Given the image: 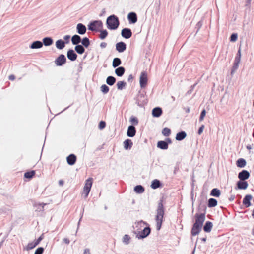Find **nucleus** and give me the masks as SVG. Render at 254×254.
<instances>
[{
	"mask_svg": "<svg viewBox=\"0 0 254 254\" xmlns=\"http://www.w3.org/2000/svg\"><path fill=\"white\" fill-rule=\"evenodd\" d=\"M132 35L131 29L129 28H124L121 31L122 36L125 39L130 38Z\"/></svg>",
	"mask_w": 254,
	"mask_h": 254,
	"instance_id": "nucleus-10",
	"label": "nucleus"
},
{
	"mask_svg": "<svg viewBox=\"0 0 254 254\" xmlns=\"http://www.w3.org/2000/svg\"><path fill=\"white\" fill-rule=\"evenodd\" d=\"M70 38V36L69 35H65L64 37V40L65 44H68L69 43Z\"/></svg>",
	"mask_w": 254,
	"mask_h": 254,
	"instance_id": "nucleus-53",
	"label": "nucleus"
},
{
	"mask_svg": "<svg viewBox=\"0 0 254 254\" xmlns=\"http://www.w3.org/2000/svg\"><path fill=\"white\" fill-rule=\"evenodd\" d=\"M133 233L136 234V237L138 239H142L146 238L151 233V228L149 226L145 227L142 230L138 232L134 231Z\"/></svg>",
	"mask_w": 254,
	"mask_h": 254,
	"instance_id": "nucleus-6",
	"label": "nucleus"
},
{
	"mask_svg": "<svg viewBox=\"0 0 254 254\" xmlns=\"http://www.w3.org/2000/svg\"><path fill=\"white\" fill-rule=\"evenodd\" d=\"M162 133L164 136L168 137L171 134V130L167 127H165L163 129Z\"/></svg>",
	"mask_w": 254,
	"mask_h": 254,
	"instance_id": "nucleus-43",
	"label": "nucleus"
},
{
	"mask_svg": "<svg viewBox=\"0 0 254 254\" xmlns=\"http://www.w3.org/2000/svg\"><path fill=\"white\" fill-rule=\"evenodd\" d=\"M148 82L147 74L145 71L141 73L139 78V84L140 87L143 89L146 87Z\"/></svg>",
	"mask_w": 254,
	"mask_h": 254,
	"instance_id": "nucleus-8",
	"label": "nucleus"
},
{
	"mask_svg": "<svg viewBox=\"0 0 254 254\" xmlns=\"http://www.w3.org/2000/svg\"><path fill=\"white\" fill-rule=\"evenodd\" d=\"M133 79V76L132 74H130L127 78L128 82H131Z\"/></svg>",
	"mask_w": 254,
	"mask_h": 254,
	"instance_id": "nucleus-63",
	"label": "nucleus"
},
{
	"mask_svg": "<svg viewBox=\"0 0 254 254\" xmlns=\"http://www.w3.org/2000/svg\"><path fill=\"white\" fill-rule=\"evenodd\" d=\"M81 37L79 35L75 34L71 37V42L73 45L76 46L79 45V44L81 42Z\"/></svg>",
	"mask_w": 254,
	"mask_h": 254,
	"instance_id": "nucleus-22",
	"label": "nucleus"
},
{
	"mask_svg": "<svg viewBox=\"0 0 254 254\" xmlns=\"http://www.w3.org/2000/svg\"><path fill=\"white\" fill-rule=\"evenodd\" d=\"M187 136V133L184 131H181L178 132L176 135V140L177 141H182Z\"/></svg>",
	"mask_w": 254,
	"mask_h": 254,
	"instance_id": "nucleus-24",
	"label": "nucleus"
},
{
	"mask_svg": "<svg viewBox=\"0 0 254 254\" xmlns=\"http://www.w3.org/2000/svg\"><path fill=\"white\" fill-rule=\"evenodd\" d=\"M164 141L166 142V143L167 144V146H168L169 144L172 143V140L170 138H166Z\"/></svg>",
	"mask_w": 254,
	"mask_h": 254,
	"instance_id": "nucleus-58",
	"label": "nucleus"
},
{
	"mask_svg": "<svg viewBox=\"0 0 254 254\" xmlns=\"http://www.w3.org/2000/svg\"><path fill=\"white\" fill-rule=\"evenodd\" d=\"M44 249L42 247H38L35 251L34 254H42L44 252Z\"/></svg>",
	"mask_w": 254,
	"mask_h": 254,
	"instance_id": "nucleus-52",
	"label": "nucleus"
},
{
	"mask_svg": "<svg viewBox=\"0 0 254 254\" xmlns=\"http://www.w3.org/2000/svg\"><path fill=\"white\" fill-rule=\"evenodd\" d=\"M43 47V43L40 41H35L31 43L29 47L31 49H39Z\"/></svg>",
	"mask_w": 254,
	"mask_h": 254,
	"instance_id": "nucleus-25",
	"label": "nucleus"
},
{
	"mask_svg": "<svg viewBox=\"0 0 254 254\" xmlns=\"http://www.w3.org/2000/svg\"><path fill=\"white\" fill-rule=\"evenodd\" d=\"M106 127V123L105 121H101L99 122V125H98V128L100 130H102L104 128H105Z\"/></svg>",
	"mask_w": 254,
	"mask_h": 254,
	"instance_id": "nucleus-51",
	"label": "nucleus"
},
{
	"mask_svg": "<svg viewBox=\"0 0 254 254\" xmlns=\"http://www.w3.org/2000/svg\"><path fill=\"white\" fill-rule=\"evenodd\" d=\"M197 84V83H195L193 85H191L190 86V89L188 91L187 94H190L191 93L192 91L193 90L194 87L196 86V85Z\"/></svg>",
	"mask_w": 254,
	"mask_h": 254,
	"instance_id": "nucleus-56",
	"label": "nucleus"
},
{
	"mask_svg": "<svg viewBox=\"0 0 254 254\" xmlns=\"http://www.w3.org/2000/svg\"><path fill=\"white\" fill-rule=\"evenodd\" d=\"M240 63L234 62L232 68L231 70V73L232 74L238 69Z\"/></svg>",
	"mask_w": 254,
	"mask_h": 254,
	"instance_id": "nucleus-48",
	"label": "nucleus"
},
{
	"mask_svg": "<svg viewBox=\"0 0 254 254\" xmlns=\"http://www.w3.org/2000/svg\"><path fill=\"white\" fill-rule=\"evenodd\" d=\"M127 48L126 44L122 41L118 42L116 44V50L119 53L124 52Z\"/></svg>",
	"mask_w": 254,
	"mask_h": 254,
	"instance_id": "nucleus-14",
	"label": "nucleus"
},
{
	"mask_svg": "<svg viewBox=\"0 0 254 254\" xmlns=\"http://www.w3.org/2000/svg\"><path fill=\"white\" fill-rule=\"evenodd\" d=\"M129 23L134 24L137 21V15L134 12H130L127 15Z\"/></svg>",
	"mask_w": 254,
	"mask_h": 254,
	"instance_id": "nucleus-12",
	"label": "nucleus"
},
{
	"mask_svg": "<svg viewBox=\"0 0 254 254\" xmlns=\"http://www.w3.org/2000/svg\"><path fill=\"white\" fill-rule=\"evenodd\" d=\"M136 103L140 107H143L147 104L148 100L146 97V92L144 91L140 90L135 98Z\"/></svg>",
	"mask_w": 254,
	"mask_h": 254,
	"instance_id": "nucleus-4",
	"label": "nucleus"
},
{
	"mask_svg": "<svg viewBox=\"0 0 254 254\" xmlns=\"http://www.w3.org/2000/svg\"><path fill=\"white\" fill-rule=\"evenodd\" d=\"M179 165H176L174 167V174H176L177 173V172L179 171Z\"/></svg>",
	"mask_w": 254,
	"mask_h": 254,
	"instance_id": "nucleus-59",
	"label": "nucleus"
},
{
	"mask_svg": "<svg viewBox=\"0 0 254 254\" xmlns=\"http://www.w3.org/2000/svg\"><path fill=\"white\" fill-rule=\"evenodd\" d=\"M127 83L124 81H118L117 83V87L118 90H122L123 88L125 87Z\"/></svg>",
	"mask_w": 254,
	"mask_h": 254,
	"instance_id": "nucleus-42",
	"label": "nucleus"
},
{
	"mask_svg": "<svg viewBox=\"0 0 254 254\" xmlns=\"http://www.w3.org/2000/svg\"><path fill=\"white\" fill-rule=\"evenodd\" d=\"M97 32H100L99 38L102 40L105 39L108 35V32L106 29H100Z\"/></svg>",
	"mask_w": 254,
	"mask_h": 254,
	"instance_id": "nucleus-31",
	"label": "nucleus"
},
{
	"mask_svg": "<svg viewBox=\"0 0 254 254\" xmlns=\"http://www.w3.org/2000/svg\"><path fill=\"white\" fill-rule=\"evenodd\" d=\"M76 160V156L74 154H70L66 157L67 162L69 165H73L75 164Z\"/></svg>",
	"mask_w": 254,
	"mask_h": 254,
	"instance_id": "nucleus-19",
	"label": "nucleus"
},
{
	"mask_svg": "<svg viewBox=\"0 0 254 254\" xmlns=\"http://www.w3.org/2000/svg\"><path fill=\"white\" fill-rule=\"evenodd\" d=\"M238 39V34L236 33H232L230 37V41L231 42H235Z\"/></svg>",
	"mask_w": 254,
	"mask_h": 254,
	"instance_id": "nucleus-49",
	"label": "nucleus"
},
{
	"mask_svg": "<svg viewBox=\"0 0 254 254\" xmlns=\"http://www.w3.org/2000/svg\"><path fill=\"white\" fill-rule=\"evenodd\" d=\"M241 61V57L236 56L235 58L234 62L240 63Z\"/></svg>",
	"mask_w": 254,
	"mask_h": 254,
	"instance_id": "nucleus-61",
	"label": "nucleus"
},
{
	"mask_svg": "<svg viewBox=\"0 0 254 254\" xmlns=\"http://www.w3.org/2000/svg\"><path fill=\"white\" fill-rule=\"evenodd\" d=\"M106 13V10H105V8H103L102 10V11H101V13L100 14L99 16L100 17L103 16L105 13Z\"/></svg>",
	"mask_w": 254,
	"mask_h": 254,
	"instance_id": "nucleus-64",
	"label": "nucleus"
},
{
	"mask_svg": "<svg viewBox=\"0 0 254 254\" xmlns=\"http://www.w3.org/2000/svg\"><path fill=\"white\" fill-rule=\"evenodd\" d=\"M206 112L205 109H203L202 110V111L201 112V113H200L199 119V120L200 122H201L204 120V118L206 115Z\"/></svg>",
	"mask_w": 254,
	"mask_h": 254,
	"instance_id": "nucleus-50",
	"label": "nucleus"
},
{
	"mask_svg": "<svg viewBox=\"0 0 254 254\" xmlns=\"http://www.w3.org/2000/svg\"><path fill=\"white\" fill-rule=\"evenodd\" d=\"M130 239V236L127 234H126L123 238V242L125 244L128 245L129 243Z\"/></svg>",
	"mask_w": 254,
	"mask_h": 254,
	"instance_id": "nucleus-44",
	"label": "nucleus"
},
{
	"mask_svg": "<svg viewBox=\"0 0 254 254\" xmlns=\"http://www.w3.org/2000/svg\"><path fill=\"white\" fill-rule=\"evenodd\" d=\"M83 254H90V250L89 249H85L84 251Z\"/></svg>",
	"mask_w": 254,
	"mask_h": 254,
	"instance_id": "nucleus-62",
	"label": "nucleus"
},
{
	"mask_svg": "<svg viewBox=\"0 0 254 254\" xmlns=\"http://www.w3.org/2000/svg\"><path fill=\"white\" fill-rule=\"evenodd\" d=\"M252 199V196L251 194L245 195L243 200V204L246 207H249L251 205V200Z\"/></svg>",
	"mask_w": 254,
	"mask_h": 254,
	"instance_id": "nucleus-20",
	"label": "nucleus"
},
{
	"mask_svg": "<svg viewBox=\"0 0 254 254\" xmlns=\"http://www.w3.org/2000/svg\"><path fill=\"white\" fill-rule=\"evenodd\" d=\"M65 42L63 40L59 39L56 42V47L59 50H62L65 47Z\"/></svg>",
	"mask_w": 254,
	"mask_h": 254,
	"instance_id": "nucleus-30",
	"label": "nucleus"
},
{
	"mask_svg": "<svg viewBox=\"0 0 254 254\" xmlns=\"http://www.w3.org/2000/svg\"><path fill=\"white\" fill-rule=\"evenodd\" d=\"M213 227V224L210 221H206L203 226V229L204 232L209 233L211 232Z\"/></svg>",
	"mask_w": 254,
	"mask_h": 254,
	"instance_id": "nucleus-23",
	"label": "nucleus"
},
{
	"mask_svg": "<svg viewBox=\"0 0 254 254\" xmlns=\"http://www.w3.org/2000/svg\"><path fill=\"white\" fill-rule=\"evenodd\" d=\"M103 26V24L101 20H93L88 24V29L91 31L97 32L99 29H102Z\"/></svg>",
	"mask_w": 254,
	"mask_h": 254,
	"instance_id": "nucleus-5",
	"label": "nucleus"
},
{
	"mask_svg": "<svg viewBox=\"0 0 254 254\" xmlns=\"http://www.w3.org/2000/svg\"><path fill=\"white\" fill-rule=\"evenodd\" d=\"M92 185V179L91 178H89L87 179L85 183L83 188V190L82 191V195L84 196V198L85 199L86 198L89 193L90 191Z\"/></svg>",
	"mask_w": 254,
	"mask_h": 254,
	"instance_id": "nucleus-7",
	"label": "nucleus"
},
{
	"mask_svg": "<svg viewBox=\"0 0 254 254\" xmlns=\"http://www.w3.org/2000/svg\"><path fill=\"white\" fill-rule=\"evenodd\" d=\"M101 91L104 93L106 94L109 91V87L106 84H103L101 86Z\"/></svg>",
	"mask_w": 254,
	"mask_h": 254,
	"instance_id": "nucleus-47",
	"label": "nucleus"
},
{
	"mask_svg": "<svg viewBox=\"0 0 254 254\" xmlns=\"http://www.w3.org/2000/svg\"><path fill=\"white\" fill-rule=\"evenodd\" d=\"M67 58L71 61H74L77 59V55L73 49H69L67 52Z\"/></svg>",
	"mask_w": 254,
	"mask_h": 254,
	"instance_id": "nucleus-18",
	"label": "nucleus"
},
{
	"mask_svg": "<svg viewBox=\"0 0 254 254\" xmlns=\"http://www.w3.org/2000/svg\"><path fill=\"white\" fill-rule=\"evenodd\" d=\"M87 31L86 27L82 23H78L76 25V32L80 35H84Z\"/></svg>",
	"mask_w": 254,
	"mask_h": 254,
	"instance_id": "nucleus-13",
	"label": "nucleus"
},
{
	"mask_svg": "<svg viewBox=\"0 0 254 254\" xmlns=\"http://www.w3.org/2000/svg\"><path fill=\"white\" fill-rule=\"evenodd\" d=\"M129 121L133 124V125H137L138 124V119L133 116L130 117Z\"/></svg>",
	"mask_w": 254,
	"mask_h": 254,
	"instance_id": "nucleus-46",
	"label": "nucleus"
},
{
	"mask_svg": "<svg viewBox=\"0 0 254 254\" xmlns=\"http://www.w3.org/2000/svg\"><path fill=\"white\" fill-rule=\"evenodd\" d=\"M44 238V234H42L35 241V242L38 245L40 242Z\"/></svg>",
	"mask_w": 254,
	"mask_h": 254,
	"instance_id": "nucleus-54",
	"label": "nucleus"
},
{
	"mask_svg": "<svg viewBox=\"0 0 254 254\" xmlns=\"http://www.w3.org/2000/svg\"><path fill=\"white\" fill-rule=\"evenodd\" d=\"M35 174V171L34 170L27 171L24 173V176L25 178L31 179L34 176Z\"/></svg>",
	"mask_w": 254,
	"mask_h": 254,
	"instance_id": "nucleus-41",
	"label": "nucleus"
},
{
	"mask_svg": "<svg viewBox=\"0 0 254 254\" xmlns=\"http://www.w3.org/2000/svg\"><path fill=\"white\" fill-rule=\"evenodd\" d=\"M246 161L244 158H239L236 161V165L238 167L243 168L246 165Z\"/></svg>",
	"mask_w": 254,
	"mask_h": 254,
	"instance_id": "nucleus-32",
	"label": "nucleus"
},
{
	"mask_svg": "<svg viewBox=\"0 0 254 254\" xmlns=\"http://www.w3.org/2000/svg\"><path fill=\"white\" fill-rule=\"evenodd\" d=\"M120 23L118 17L115 14L110 15L106 19L107 28L110 30H116L119 27Z\"/></svg>",
	"mask_w": 254,
	"mask_h": 254,
	"instance_id": "nucleus-3",
	"label": "nucleus"
},
{
	"mask_svg": "<svg viewBox=\"0 0 254 254\" xmlns=\"http://www.w3.org/2000/svg\"><path fill=\"white\" fill-rule=\"evenodd\" d=\"M81 45L83 46L84 48H88L90 44V41L89 38L87 37H85L81 39Z\"/></svg>",
	"mask_w": 254,
	"mask_h": 254,
	"instance_id": "nucleus-39",
	"label": "nucleus"
},
{
	"mask_svg": "<svg viewBox=\"0 0 254 254\" xmlns=\"http://www.w3.org/2000/svg\"><path fill=\"white\" fill-rule=\"evenodd\" d=\"M46 205H47V203H39L36 204V205H38L39 206H40L42 207V209H40V211H44V207Z\"/></svg>",
	"mask_w": 254,
	"mask_h": 254,
	"instance_id": "nucleus-57",
	"label": "nucleus"
},
{
	"mask_svg": "<svg viewBox=\"0 0 254 254\" xmlns=\"http://www.w3.org/2000/svg\"><path fill=\"white\" fill-rule=\"evenodd\" d=\"M237 187L235 188L236 189L239 190H246L248 187V183L245 180H240L238 181L237 182Z\"/></svg>",
	"mask_w": 254,
	"mask_h": 254,
	"instance_id": "nucleus-15",
	"label": "nucleus"
},
{
	"mask_svg": "<svg viewBox=\"0 0 254 254\" xmlns=\"http://www.w3.org/2000/svg\"><path fill=\"white\" fill-rule=\"evenodd\" d=\"M115 72L117 76L121 77L125 72V68L123 66H119L116 68Z\"/></svg>",
	"mask_w": 254,
	"mask_h": 254,
	"instance_id": "nucleus-26",
	"label": "nucleus"
},
{
	"mask_svg": "<svg viewBox=\"0 0 254 254\" xmlns=\"http://www.w3.org/2000/svg\"><path fill=\"white\" fill-rule=\"evenodd\" d=\"M66 62V58L64 55H60L55 60V63L58 66H61Z\"/></svg>",
	"mask_w": 254,
	"mask_h": 254,
	"instance_id": "nucleus-9",
	"label": "nucleus"
},
{
	"mask_svg": "<svg viewBox=\"0 0 254 254\" xmlns=\"http://www.w3.org/2000/svg\"><path fill=\"white\" fill-rule=\"evenodd\" d=\"M124 147L126 150H129L131 148L133 143L129 139H127L124 141Z\"/></svg>",
	"mask_w": 254,
	"mask_h": 254,
	"instance_id": "nucleus-27",
	"label": "nucleus"
},
{
	"mask_svg": "<svg viewBox=\"0 0 254 254\" xmlns=\"http://www.w3.org/2000/svg\"><path fill=\"white\" fill-rule=\"evenodd\" d=\"M198 211L201 213H196L194 215L195 222L192 225L191 234L192 236L198 235L201 230L203 223L205 220L206 207L205 205H199Z\"/></svg>",
	"mask_w": 254,
	"mask_h": 254,
	"instance_id": "nucleus-1",
	"label": "nucleus"
},
{
	"mask_svg": "<svg viewBox=\"0 0 254 254\" xmlns=\"http://www.w3.org/2000/svg\"><path fill=\"white\" fill-rule=\"evenodd\" d=\"M250 176L249 172L246 170H243L238 174V177L240 180L244 181L248 179Z\"/></svg>",
	"mask_w": 254,
	"mask_h": 254,
	"instance_id": "nucleus-11",
	"label": "nucleus"
},
{
	"mask_svg": "<svg viewBox=\"0 0 254 254\" xmlns=\"http://www.w3.org/2000/svg\"><path fill=\"white\" fill-rule=\"evenodd\" d=\"M145 190L144 188L140 185H136L134 188V191L138 194H141L144 192Z\"/></svg>",
	"mask_w": 254,
	"mask_h": 254,
	"instance_id": "nucleus-35",
	"label": "nucleus"
},
{
	"mask_svg": "<svg viewBox=\"0 0 254 254\" xmlns=\"http://www.w3.org/2000/svg\"><path fill=\"white\" fill-rule=\"evenodd\" d=\"M157 147L162 150H167L168 148L167 144L164 140L158 141L157 143Z\"/></svg>",
	"mask_w": 254,
	"mask_h": 254,
	"instance_id": "nucleus-28",
	"label": "nucleus"
},
{
	"mask_svg": "<svg viewBox=\"0 0 254 254\" xmlns=\"http://www.w3.org/2000/svg\"><path fill=\"white\" fill-rule=\"evenodd\" d=\"M122 64L121 60L119 58H114L112 62V66L114 68H116L120 65Z\"/></svg>",
	"mask_w": 254,
	"mask_h": 254,
	"instance_id": "nucleus-38",
	"label": "nucleus"
},
{
	"mask_svg": "<svg viewBox=\"0 0 254 254\" xmlns=\"http://www.w3.org/2000/svg\"><path fill=\"white\" fill-rule=\"evenodd\" d=\"M116 81V79L113 76H109L106 79V83L110 86L113 85Z\"/></svg>",
	"mask_w": 254,
	"mask_h": 254,
	"instance_id": "nucleus-37",
	"label": "nucleus"
},
{
	"mask_svg": "<svg viewBox=\"0 0 254 254\" xmlns=\"http://www.w3.org/2000/svg\"><path fill=\"white\" fill-rule=\"evenodd\" d=\"M75 51L79 54H82L85 52V48L81 45H77L74 47Z\"/></svg>",
	"mask_w": 254,
	"mask_h": 254,
	"instance_id": "nucleus-34",
	"label": "nucleus"
},
{
	"mask_svg": "<svg viewBox=\"0 0 254 254\" xmlns=\"http://www.w3.org/2000/svg\"><path fill=\"white\" fill-rule=\"evenodd\" d=\"M165 214V210L163 204V200H160L158 204L157 209V214L155 216L156 222V229L157 231L160 230Z\"/></svg>",
	"mask_w": 254,
	"mask_h": 254,
	"instance_id": "nucleus-2",
	"label": "nucleus"
},
{
	"mask_svg": "<svg viewBox=\"0 0 254 254\" xmlns=\"http://www.w3.org/2000/svg\"><path fill=\"white\" fill-rule=\"evenodd\" d=\"M107 44L106 42H103L100 43V46L101 48H104L106 47Z\"/></svg>",
	"mask_w": 254,
	"mask_h": 254,
	"instance_id": "nucleus-60",
	"label": "nucleus"
},
{
	"mask_svg": "<svg viewBox=\"0 0 254 254\" xmlns=\"http://www.w3.org/2000/svg\"><path fill=\"white\" fill-rule=\"evenodd\" d=\"M135 227L137 228L136 231L138 232L140 228L143 227L144 225H148V223L143 220H140L135 223Z\"/></svg>",
	"mask_w": 254,
	"mask_h": 254,
	"instance_id": "nucleus-40",
	"label": "nucleus"
},
{
	"mask_svg": "<svg viewBox=\"0 0 254 254\" xmlns=\"http://www.w3.org/2000/svg\"><path fill=\"white\" fill-rule=\"evenodd\" d=\"M163 113L162 109L160 107H156L152 110V115L153 117L158 118L160 117Z\"/></svg>",
	"mask_w": 254,
	"mask_h": 254,
	"instance_id": "nucleus-17",
	"label": "nucleus"
},
{
	"mask_svg": "<svg viewBox=\"0 0 254 254\" xmlns=\"http://www.w3.org/2000/svg\"><path fill=\"white\" fill-rule=\"evenodd\" d=\"M36 246H37V245L35 242L29 243L25 249L28 251L34 248Z\"/></svg>",
	"mask_w": 254,
	"mask_h": 254,
	"instance_id": "nucleus-45",
	"label": "nucleus"
},
{
	"mask_svg": "<svg viewBox=\"0 0 254 254\" xmlns=\"http://www.w3.org/2000/svg\"><path fill=\"white\" fill-rule=\"evenodd\" d=\"M221 194L220 190L217 188L213 189L210 191V195L216 197H218Z\"/></svg>",
	"mask_w": 254,
	"mask_h": 254,
	"instance_id": "nucleus-36",
	"label": "nucleus"
},
{
	"mask_svg": "<svg viewBox=\"0 0 254 254\" xmlns=\"http://www.w3.org/2000/svg\"><path fill=\"white\" fill-rule=\"evenodd\" d=\"M204 127H205V126L204 125H202L198 129V132H197L199 135H200L203 132Z\"/></svg>",
	"mask_w": 254,
	"mask_h": 254,
	"instance_id": "nucleus-55",
	"label": "nucleus"
},
{
	"mask_svg": "<svg viewBox=\"0 0 254 254\" xmlns=\"http://www.w3.org/2000/svg\"><path fill=\"white\" fill-rule=\"evenodd\" d=\"M217 205V201L213 198H209L208 200L207 206L209 208L214 207Z\"/></svg>",
	"mask_w": 254,
	"mask_h": 254,
	"instance_id": "nucleus-33",
	"label": "nucleus"
},
{
	"mask_svg": "<svg viewBox=\"0 0 254 254\" xmlns=\"http://www.w3.org/2000/svg\"><path fill=\"white\" fill-rule=\"evenodd\" d=\"M43 45H44L46 46H49L51 45L53 43V40L51 37H46L43 39Z\"/></svg>",
	"mask_w": 254,
	"mask_h": 254,
	"instance_id": "nucleus-29",
	"label": "nucleus"
},
{
	"mask_svg": "<svg viewBox=\"0 0 254 254\" xmlns=\"http://www.w3.org/2000/svg\"><path fill=\"white\" fill-rule=\"evenodd\" d=\"M136 132V128L134 125H131L128 126L127 132V135L129 137H133L135 135Z\"/></svg>",
	"mask_w": 254,
	"mask_h": 254,
	"instance_id": "nucleus-16",
	"label": "nucleus"
},
{
	"mask_svg": "<svg viewBox=\"0 0 254 254\" xmlns=\"http://www.w3.org/2000/svg\"><path fill=\"white\" fill-rule=\"evenodd\" d=\"M151 187L153 189H156L162 187V183L157 179L153 180L151 184Z\"/></svg>",
	"mask_w": 254,
	"mask_h": 254,
	"instance_id": "nucleus-21",
	"label": "nucleus"
}]
</instances>
